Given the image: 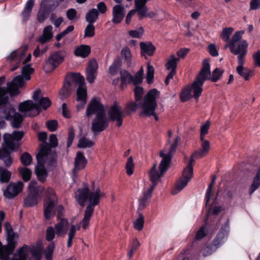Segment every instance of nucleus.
<instances>
[{
    "mask_svg": "<svg viewBox=\"0 0 260 260\" xmlns=\"http://www.w3.org/2000/svg\"><path fill=\"white\" fill-rule=\"evenodd\" d=\"M34 72L30 64L24 65L21 69L22 75L15 77L7 84V87H0V117L11 121L12 125L15 128L20 127L23 117L15 112L13 106L9 102V96L18 95L20 93L19 88L25 86L26 81L30 79V75Z\"/></svg>",
    "mask_w": 260,
    "mask_h": 260,
    "instance_id": "1",
    "label": "nucleus"
},
{
    "mask_svg": "<svg viewBox=\"0 0 260 260\" xmlns=\"http://www.w3.org/2000/svg\"><path fill=\"white\" fill-rule=\"evenodd\" d=\"M32 98L34 102L31 100H27L19 105V111L26 116H36L40 113L41 109L46 110L51 105L50 100L47 97H43L39 89L34 92Z\"/></svg>",
    "mask_w": 260,
    "mask_h": 260,
    "instance_id": "2",
    "label": "nucleus"
},
{
    "mask_svg": "<svg viewBox=\"0 0 260 260\" xmlns=\"http://www.w3.org/2000/svg\"><path fill=\"white\" fill-rule=\"evenodd\" d=\"M55 158L56 154L48 149L46 144H43L41 145V150L37 155L38 165L35 169L36 174L40 181H45L47 176L44 165L54 166L56 164Z\"/></svg>",
    "mask_w": 260,
    "mask_h": 260,
    "instance_id": "3",
    "label": "nucleus"
},
{
    "mask_svg": "<svg viewBox=\"0 0 260 260\" xmlns=\"http://www.w3.org/2000/svg\"><path fill=\"white\" fill-rule=\"evenodd\" d=\"M94 182H92L93 187L90 191L87 185H85L82 188H79L76 193V199L78 203L83 206L87 200L89 204L87 206L93 208L99 204L101 198L105 196V193L101 192L99 187H94Z\"/></svg>",
    "mask_w": 260,
    "mask_h": 260,
    "instance_id": "4",
    "label": "nucleus"
},
{
    "mask_svg": "<svg viewBox=\"0 0 260 260\" xmlns=\"http://www.w3.org/2000/svg\"><path fill=\"white\" fill-rule=\"evenodd\" d=\"M159 93L157 89L154 88L150 90L144 96V101L141 105L142 110L141 115L147 116H153L155 120H158V117L155 114L154 111L157 107L156 99L159 96Z\"/></svg>",
    "mask_w": 260,
    "mask_h": 260,
    "instance_id": "5",
    "label": "nucleus"
},
{
    "mask_svg": "<svg viewBox=\"0 0 260 260\" xmlns=\"http://www.w3.org/2000/svg\"><path fill=\"white\" fill-rule=\"evenodd\" d=\"M75 85H78L76 100L79 104L76 106L77 110L82 109L87 102V91L85 86L84 77L80 74H75Z\"/></svg>",
    "mask_w": 260,
    "mask_h": 260,
    "instance_id": "6",
    "label": "nucleus"
},
{
    "mask_svg": "<svg viewBox=\"0 0 260 260\" xmlns=\"http://www.w3.org/2000/svg\"><path fill=\"white\" fill-rule=\"evenodd\" d=\"M170 157H166L161 159L159 166V171L156 169V164H153L152 167L149 172V176L152 184L150 186H153L154 188L156 185L158 180L164 175L169 166Z\"/></svg>",
    "mask_w": 260,
    "mask_h": 260,
    "instance_id": "7",
    "label": "nucleus"
},
{
    "mask_svg": "<svg viewBox=\"0 0 260 260\" xmlns=\"http://www.w3.org/2000/svg\"><path fill=\"white\" fill-rule=\"evenodd\" d=\"M22 131H14L12 134L6 133L3 135L4 142L2 146L4 149H8L11 151L17 150L20 143L19 141L23 136Z\"/></svg>",
    "mask_w": 260,
    "mask_h": 260,
    "instance_id": "8",
    "label": "nucleus"
},
{
    "mask_svg": "<svg viewBox=\"0 0 260 260\" xmlns=\"http://www.w3.org/2000/svg\"><path fill=\"white\" fill-rule=\"evenodd\" d=\"M109 120L113 122H116L117 127L121 126L124 114L122 107L116 102L111 105L108 111Z\"/></svg>",
    "mask_w": 260,
    "mask_h": 260,
    "instance_id": "9",
    "label": "nucleus"
},
{
    "mask_svg": "<svg viewBox=\"0 0 260 260\" xmlns=\"http://www.w3.org/2000/svg\"><path fill=\"white\" fill-rule=\"evenodd\" d=\"M109 125V119L106 114L96 115L91 122V129L94 135L105 130Z\"/></svg>",
    "mask_w": 260,
    "mask_h": 260,
    "instance_id": "10",
    "label": "nucleus"
},
{
    "mask_svg": "<svg viewBox=\"0 0 260 260\" xmlns=\"http://www.w3.org/2000/svg\"><path fill=\"white\" fill-rule=\"evenodd\" d=\"M105 107L97 98H93L89 102L86 110V116L89 117L93 114L102 115L106 114Z\"/></svg>",
    "mask_w": 260,
    "mask_h": 260,
    "instance_id": "11",
    "label": "nucleus"
},
{
    "mask_svg": "<svg viewBox=\"0 0 260 260\" xmlns=\"http://www.w3.org/2000/svg\"><path fill=\"white\" fill-rule=\"evenodd\" d=\"M64 59V56L59 51H56L52 54L45 62L44 69L46 73L53 71Z\"/></svg>",
    "mask_w": 260,
    "mask_h": 260,
    "instance_id": "12",
    "label": "nucleus"
},
{
    "mask_svg": "<svg viewBox=\"0 0 260 260\" xmlns=\"http://www.w3.org/2000/svg\"><path fill=\"white\" fill-rule=\"evenodd\" d=\"M230 221L228 219L225 224L221 226L216 237L212 242L214 249L220 247L226 240L229 233Z\"/></svg>",
    "mask_w": 260,
    "mask_h": 260,
    "instance_id": "13",
    "label": "nucleus"
},
{
    "mask_svg": "<svg viewBox=\"0 0 260 260\" xmlns=\"http://www.w3.org/2000/svg\"><path fill=\"white\" fill-rule=\"evenodd\" d=\"M27 49L26 46L23 47L18 50H14L7 57V60L12 62L16 61V63L10 67V70L14 71L16 70L19 66L22 57L25 54Z\"/></svg>",
    "mask_w": 260,
    "mask_h": 260,
    "instance_id": "14",
    "label": "nucleus"
},
{
    "mask_svg": "<svg viewBox=\"0 0 260 260\" xmlns=\"http://www.w3.org/2000/svg\"><path fill=\"white\" fill-rule=\"evenodd\" d=\"M59 5L58 0H42L40 5L39 14L40 16H45L52 11H54Z\"/></svg>",
    "mask_w": 260,
    "mask_h": 260,
    "instance_id": "15",
    "label": "nucleus"
},
{
    "mask_svg": "<svg viewBox=\"0 0 260 260\" xmlns=\"http://www.w3.org/2000/svg\"><path fill=\"white\" fill-rule=\"evenodd\" d=\"M23 183L20 181L17 183H10L4 191V196L8 199H12L18 195L23 188Z\"/></svg>",
    "mask_w": 260,
    "mask_h": 260,
    "instance_id": "16",
    "label": "nucleus"
},
{
    "mask_svg": "<svg viewBox=\"0 0 260 260\" xmlns=\"http://www.w3.org/2000/svg\"><path fill=\"white\" fill-rule=\"evenodd\" d=\"M211 79L210 65L208 59H205L202 62V68L196 77V80L204 83Z\"/></svg>",
    "mask_w": 260,
    "mask_h": 260,
    "instance_id": "17",
    "label": "nucleus"
},
{
    "mask_svg": "<svg viewBox=\"0 0 260 260\" xmlns=\"http://www.w3.org/2000/svg\"><path fill=\"white\" fill-rule=\"evenodd\" d=\"M75 74H74L70 80L64 82L62 89L59 91V95L61 99H64L70 95V92L76 88L75 85Z\"/></svg>",
    "mask_w": 260,
    "mask_h": 260,
    "instance_id": "18",
    "label": "nucleus"
},
{
    "mask_svg": "<svg viewBox=\"0 0 260 260\" xmlns=\"http://www.w3.org/2000/svg\"><path fill=\"white\" fill-rule=\"evenodd\" d=\"M69 227V223L68 219L61 218L54 226L56 236L57 237H63L67 233Z\"/></svg>",
    "mask_w": 260,
    "mask_h": 260,
    "instance_id": "19",
    "label": "nucleus"
},
{
    "mask_svg": "<svg viewBox=\"0 0 260 260\" xmlns=\"http://www.w3.org/2000/svg\"><path fill=\"white\" fill-rule=\"evenodd\" d=\"M98 67V63L95 59L89 61L86 68V79L90 83H93L95 79Z\"/></svg>",
    "mask_w": 260,
    "mask_h": 260,
    "instance_id": "20",
    "label": "nucleus"
},
{
    "mask_svg": "<svg viewBox=\"0 0 260 260\" xmlns=\"http://www.w3.org/2000/svg\"><path fill=\"white\" fill-rule=\"evenodd\" d=\"M192 177V176H190L187 173H186V175L184 176L183 172L182 177L177 181L175 187L172 190V194H176L182 190L187 185Z\"/></svg>",
    "mask_w": 260,
    "mask_h": 260,
    "instance_id": "21",
    "label": "nucleus"
},
{
    "mask_svg": "<svg viewBox=\"0 0 260 260\" xmlns=\"http://www.w3.org/2000/svg\"><path fill=\"white\" fill-rule=\"evenodd\" d=\"M87 160L83 153L80 151L77 153L74 160V168L73 171V173H76L77 171L84 168L86 165Z\"/></svg>",
    "mask_w": 260,
    "mask_h": 260,
    "instance_id": "22",
    "label": "nucleus"
},
{
    "mask_svg": "<svg viewBox=\"0 0 260 260\" xmlns=\"http://www.w3.org/2000/svg\"><path fill=\"white\" fill-rule=\"evenodd\" d=\"M153 189L154 185L150 186L148 189L143 191L142 195L139 199V209H144L148 204Z\"/></svg>",
    "mask_w": 260,
    "mask_h": 260,
    "instance_id": "23",
    "label": "nucleus"
},
{
    "mask_svg": "<svg viewBox=\"0 0 260 260\" xmlns=\"http://www.w3.org/2000/svg\"><path fill=\"white\" fill-rule=\"evenodd\" d=\"M247 47V43L246 41H242L239 42L237 51H239V56L238 57V66L237 67H242L244 63V56L246 53V49Z\"/></svg>",
    "mask_w": 260,
    "mask_h": 260,
    "instance_id": "24",
    "label": "nucleus"
},
{
    "mask_svg": "<svg viewBox=\"0 0 260 260\" xmlns=\"http://www.w3.org/2000/svg\"><path fill=\"white\" fill-rule=\"evenodd\" d=\"M140 47L142 56H144L145 54L152 56L155 50L154 46L150 42H141Z\"/></svg>",
    "mask_w": 260,
    "mask_h": 260,
    "instance_id": "25",
    "label": "nucleus"
},
{
    "mask_svg": "<svg viewBox=\"0 0 260 260\" xmlns=\"http://www.w3.org/2000/svg\"><path fill=\"white\" fill-rule=\"evenodd\" d=\"M179 140L180 138L178 136L176 137L174 142L170 146L168 151L166 153H164V150L160 152L159 155L162 158V159L166 157H170L169 164L170 163L172 154L176 151Z\"/></svg>",
    "mask_w": 260,
    "mask_h": 260,
    "instance_id": "26",
    "label": "nucleus"
},
{
    "mask_svg": "<svg viewBox=\"0 0 260 260\" xmlns=\"http://www.w3.org/2000/svg\"><path fill=\"white\" fill-rule=\"evenodd\" d=\"M93 211V208H91L90 206H87L85 210L84 217L80 221V224H81L82 228L85 230L89 226L90 220Z\"/></svg>",
    "mask_w": 260,
    "mask_h": 260,
    "instance_id": "27",
    "label": "nucleus"
},
{
    "mask_svg": "<svg viewBox=\"0 0 260 260\" xmlns=\"http://www.w3.org/2000/svg\"><path fill=\"white\" fill-rule=\"evenodd\" d=\"M55 202L53 200H47L44 205V217L46 219H49L53 215Z\"/></svg>",
    "mask_w": 260,
    "mask_h": 260,
    "instance_id": "28",
    "label": "nucleus"
},
{
    "mask_svg": "<svg viewBox=\"0 0 260 260\" xmlns=\"http://www.w3.org/2000/svg\"><path fill=\"white\" fill-rule=\"evenodd\" d=\"M97 8L92 9L89 11L86 16H98L99 14H104L107 11V7L106 4L104 2H100L97 5Z\"/></svg>",
    "mask_w": 260,
    "mask_h": 260,
    "instance_id": "29",
    "label": "nucleus"
},
{
    "mask_svg": "<svg viewBox=\"0 0 260 260\" xmlns=\"http://www.w3.org/2000/svg\"><path fill=\"white\" fill-rule=\"evenodd\" d=\"M81 226H82L81 224H80V222L77 225L72 224L70 226V228L69 230V232L68 233V240H67V247H70L72 245L73 239L74 238L76 232L80 229Z\"/></svg>",
    "mask_w": 260,
    "mask_h": 260,
    "instance_id": "30",
    "label": "nucleus"
},
{
    "mask_svg": "<svg viewBox=\"0 0 260 260\" xmlns=\"http://www.w3.org/2000/svg\"><path fill=\"white\" fill-rule=\"evenodd\" d=\"M40 197L35 193L29 192L27 196L23 200V206L25 207H31L35 206L38 203V198Z\"/></svg>",
    "mask_w": 260,
    "mask_h": 260,
    "instance_id": "31",
    "label": "nucleus"
},
{
    "mask_svg": "<svg viewBox=\"0 0 260 260\" xmlns=\"http://www.w3.org/2000/svg\"><path fill=\"white\" fill-rule=\"evenodd\" d=\"M52 36V27L51 25H48L44 28L43 34L38 40L41 43L44 44L50 40Z\"/></svg>",
    "mask_w": 260,
    "mask_h": 260,
    "instance_id": "32",
    "label": "nucleus"
},
{
    "mask_svg": "<svg viewBox=\"0 0 260 260\" xmlns=\"http://www.w3.org/2000/svg\"><path fill=\"white\" fill-rule=\"evenodd\" d=\"M90 52V47L88 45H81L74 51V54L77 56L83 58L87 57Z\"/></svg>",
    "mask_w": 260,
    "mask_h": 260,
    "instance_id": "33",
    "label": "nucleus"
},
{
    "mask_svg": "<svg viewBox=\"0 0 260 260\" xmlns=\"http://www.w3.org/2000/svg\"><path fill=\"white\" fill-rule=\"evenodd\" d=\"M0 158L2 159L6 167H9L12 164V158L10 155V153L12 151L4 149L3 146V149L1 151Z\"/></svg>",
    "mask_w": 260,
    "mask_h": 260,
    "instance_id": "34",
    "label": "nucleus"
},
{
    "mask_svg": "<svg viewBox=\"0 0 260 260\" xmlns=\"http://www.w3.org/2000/svg\"><path fill=\"white\" fill-rule=\"evenodd\" d=\"M203 84L204 83L196 79L192 83L191 89L193 91V96L195 99H198L201 95Z\"/></svg>",
    "mask_w": 260,
    "mask_h": 260,
    "instance_id": "35",
    "label": "nucleus"
},
{
    "mask_svg": "<svg viewBox=\"0 0 260 260\" xmlns=\"http://www.w3.org/2000/svg\"><path fill=\"white\" fill-rule=\"evenodd\" d=\"M121 56L124 59V62L127 67L132 64V55L130 49L126 46L123 47L121 51Z\"/></svg>",
    "mask_w": 260,
    "mask_h": 260,
    "instance_id": "36",
    "label": "nucleus"
},
{
    "mask_svg": "<svg viewBox=\"0 0 260 260\" xmlns=\"http://www.w3.org/2000/svg\"><path fill=\"white\" fill-rule=\"evenodd\" d=\"M179 60V58L171 55L167 59V62L165 65L166 69L168 70L176 71L177 62Z\"/></svg>",
    "mask_w": 260,
    "mask_h": 260,
    "instance_id": "37",
    "label": "nucleus"
},
{
    "mask_svg": "<svg viewBox=\"0 0 260 260\" xmlns=\"http://www.w3.org/2000/svg\"><path fill=\"white\" fill-rule=\"evenodd\" d=\"M29 192L35 193L38 196H41L44 191L42 186H37V182L35 181H31L28 185Z\"/></svg>",
    "mask_w": 260,
    "mask_h": 260,
    "instance_id": "38",
    "label": "nucleus"
},
{
    "mask_svg": "<svg viewBox=\"0 0 260 260\" xmlns=\"http://www.w3.org/2000/svg\"><path fill=\"white\" fill-rule=\"evenodd\" d=\"M236 71L245 80H248L251 76V71L247 68H244L243 66L237 67Z\"/></svg>",
    "mask_w": 260,
    "mask_h": 260,
    "instance_id": "39",
    "label": "nucleus"
},
{
    "mask_svg": "<svg viewBox=\"0 0 260 260\" xmlns=\"http://www.w3.org/2000/svg\"><path fill=\"white\" fill-rule=\"evenodd\" d=\"M11 173L3 167H0V181L2 183L8 182L11 178Z\"/></svg>",
    "mask_w": 260,
    "mask_h": 260,
    "instance_id": "40",
    "label": "nucleus"
},
{
    "mask_svg": "<svg viewBox=\"0 0 260 260\" xmlns=\"http://www.w3.org/2000/svg\"><path fill=\"white\" fill-rule=\"evenodd\" d=\"M125 13L124 7L122 5H116L113 7V16H124Z\"/></svg>",
    "mask_w": 260,
    "mask_h": 260,
    "instance_id": "41",
    "label": "nucleus"
},
{
    "mask_svg": "<svg viewBox=\"0 0 260 260\" xmlns=\"http://www.w3.org/2000/svg\"><path fill=\"white\" fill-rule=\"evenodd\" d=\"M34 4L35 0H28L22 12L23 16H29L31 15V12Z\"/></svg>",
    "mask_w": 260,
    "mask_h": 260,
    "instance_id": "42",
    "label": "nucleus"
},
{
    "mask_svg": "<svg viewBox=\"0 0 260 260\" xmlns=\"http://www.w3.org/2000/svg\"><path fill=\"white\" fill-rule=\"evenodd\" d=\"M260 185V169L254 178L253 183L249 188V194H252Z\"/></svg>",
    "mask_w": 260,
    "mask_h": 260,
    "instance_id": "43",
    "label": "nucleus"
},
{
    "mask_svg": "<svg viewBox=\"0 0 260 260\" xmlns=\"http://www.w3.org/2000/svg\"><path fill=\"white\" fill-rule=\"evenodd\" d=\"M19 173L23 180L25 182L28 181L31 176V171L27 168L23 167L19 169Z\"/></svg>",
    "mask_w": 260,
    "mask_h": 260,
    "instance_id": "44",
    "label": "nucleus"
},
{
    "mask_svg": "<svg viewBox=\"0 0 260 260\" xmlns=\"http://www.w3.org/2000/svg\"><path fill=\"white\" fill-rule=\"evenodd\" d=\"M94 145V143L88 139L82 137L79 140L77 145L78 148H85L91 147Z\"/></svg>",
    "mask_w": 260,
    "mask_h": 260,
    "instance_id": "45",
    "label": "nucleus"
},
{
    "mask_svg": "<svg viewBox=\"0 0 260 260\" xmlns=\"http://www.w3.org/2000/svg\"><path fill=\"white\" fill-rule=\"evenodd\" d=\"M154 69L149 62L147 64V76L146 81L148 84L152 83L154 78Z\"/></svg>",
    "mask_w": 260,
    "mask_h": 260,
    "instance_id": "46",
    "label": "nucleus"
},
{
    "mask_svg": "<svg viewBox=\"0 0 260 260\" xmlns=\"http://www.w3.org/2000/svg\"><path fill=\"white\" fill-rule=\"evenodd\" d=\"M194 158H196L195 156H193L192 154L189 163L183 171L184 176L186 175V173L188 174L190 176H193L192 164L194 162Z\"/></svg>",
    "mask_w": 260,
    "mask_h": 260,
    "instance_id": "47",
    "label": "nucleus"
},
{
    "mask_svg": "<svg viewBox=\"0 0 260 260\" xmlns=\"http://www.w3.org/2000/svg\"><path fill=\"white\" fill-rule=\"evenodd\" d=\"M233 30V28L231 27L223 28L220 35L221 39L225 42H229L230 37Z\"/></svg>",
    "mask_w": 260,
    "mask_h": 260,
    "instance_id": "48",
    "label": "nucleus"
},
{
    "mask_svg": "<svg viewBox=\"0 0 260 260\" xmlns=\"http://www.w3.org/2000/svg\"><path fill=\"white\" fill-rule=\"evenodd\" d=\"M121 66V61L119 59L114 60L109 69V73L112 75H115Z\"/></svg>",
    "mask_w": 260,
    "mask_h": 260,
    "instance_id": "49",
    "label": "nucleus"
},
{
    "mask_svg": "<svg viewBox=\"0 0 260 260\" xmlns=\"http://www.w3.org/2000/svg\"><path fill=\"white\" fill-rule=\"evenodd\" d=\"M144 222V216L140 213L139 217L134 222V228L137 231H141L143 228Z\"/></svg>",
    "mask_w": 260,
    "mask_h": 260,
    "instance_id": "50",
    "label": "nucleus"
},
{
    "mask_svg": "<svg viewBox=\"0 0 260 260\" xmlns=\"http://www.w3.org/2000/svg\"><path fill=\"white\" fill-rule=\"evenodd\" d=\"M191 97V89L189 87L183 89L180 93V99L182 102H185Z\"/></svg>",
    "mask_w": 260,
    "mask_h": 260,
    "instance_id": "51",
    "label": "nucleus"
},
{
    "mask_svg": "<svg viewBox=\"0 0 260 260\" xmlns=\"http://www.w3.org/2000/svg\"><path fill=\"white\" fill-rule=\"evenodd\" d=\"M56 231L52 226L47 227L46 231V239L48 241H52L55 236Z\"/></svg>",
    "mask_w": 260,
    "mask_h": 260,
    "instance_id": "52",
    "label": "nucleus"
},
{
    "mask_svg": "<svg viewBox=\"0 0 260 260\" xmlns=\"http://www.w3.org/2000/svg\"><path fill=\"white\" fill-rule=\"evenodd\" d=\"M144 33V29L142 27H140L135 30H131L128 32L129 35L134 38H140Z\"/></svg>",
    "mask_w": 260,
    "mask_h": 260,
    "instance_id": "53",
    "label": "nucleus"
},
{
    "mask_svg": "<svg viewBox=\"0 0 260 260\" xmlns=\"http://www.w3.org/2000/svg\"><path fill=\"white\" fill-rule=\"evenodd\" d=\"M134 168V164L132 156H130L127 159L125 168L126 170V173L128 175L131 176L133 173V169Z\"/></svg>",
    "mask_w": 260,
    "mask_h": 260,
    "instance_id": "54",
    "label": "nucleus"
},
{
    "mask_svg": "<svg viewBox=\"0 0 260 260\" xmlns=\"http://www.w3.org/2000/svg\"><path fill=\"white\" fill-rule=\"evenodd\" d=\"M20 160L24 166H28L31 163L32 157L29 153L25 152L21 155Z\"/></svg>",
    "mask_w": 260,
    "mask_h": 260,
    "instance_id": "55",
    "label": "nucleus"
},
{
    "mask_svg": "<svg viewBox=\"0 0 260 260\" xmlns=\"http://www.w3.org/2000/svg\"><path fill=\"white\" fill-rule=\"evenodd\" d=\"M120 79L122 83H129L132 75L127 71L123 70L120 72Z\"/></svg>",
    "mask_w": 260,
    "mask_h": 260,
    "instance_id": "56",
    "label": "nucleus"
},
{
    "mask_svg": "<svg viewBox=\"0 0 260 260\" xmlns=\"http://www.w3.org/2000/svg\"><path fill=\"white\" fill-rule=\"evenodd\" d=\"M223 73V71L221 69L217 68L214 69L212 72V76L211 77V81L214 82H216L219 79Z\"/></svg>",
    "mask_w": 260,
    "mask_h": 260,
    "instance_id": "57",
    "label": "nucleus"
},
{
    "mask_svg": "<svg viewBox=\"0 0 260 260\" xmlns=\"http://www.w3.org/2000/svg\"><path fill=\"white\" fill-rule=\"evenodd\" d=\"M136 13H137V14L140 16H145L147 12L144 9H142L141 11H139L136 3H135V9L130 11L126 16H132L135 15Z\"/></svg>",
    "mask_w": 260,
    "mask_h": 260,
    "instance_id": "58",
    "label": "nucleus"
},
{
    "mask_svg": "<svg viewBox=\"0 0 260 260\" xmlns=\"http://www.w3.org/2000/svg\"><path fill=\"white\" fill-rule=\"evenodd\" d=\"M94 35V27L93 25L88 24L84 30V38L92 37Z\"/></svg>",
    "mask_w": 260,
    "mask_h": 260,
    "instance_id": "59",
    "label": "nucleus"
},
{
    "mask_svg": "<svg viewBox=\"0 0 260 260\" xmlns=\"http://www.w3.org/2000/svg\"><path fill=\"white\" fill-rule=\"evenodd\" d=\"M244 32V31L243 30L238 31L235 32L232 36L231 41L236 46H238L239 43L238 44L237 43L241 39Z\"/></svg>",
    "mask_w": 260,
    "mask_h": 260,
    "instance_id": "60",
    "label": "nucleus"
},
{
    "mask_svg": "<svg viewBox=\"0 0 260 260\" xmlns=\"http://www.w3.org/2000/svg\"><path fill=\"white\" fill-rule=\"evenodd\" d=\"M74 28V27L73 25H72L69 26L65 30H64L62 32L58 34L56 36V40L57 41H59L62 39V37H63L64 36H65L67 34H68L69 33L73 31Z\"/></svg>",
    "mask_w": 260,
    "mask_h": 260,
    "instance_id": "61",
    "label": "nucleus"
},
{
    "mask_svg": "<svg viewBox=\"0 0 260 260\" xmlns=\"http://www.w3.org/2000/svg\"><path fill=\"white\" fill-rule=\"evenodd\" d=\"M216 249H214L212 244L211 243L208 246L204 248L201 251V253L204 256H206L210 255Z\"/></svg>",
    "mask_w": 260,
    "mask_h": 260,
    "instance_id": "62",
    "label": "nucleus"
},
{
    "mask_svg": "<svg viewBox=\"0 0 260 260\" xmlns=\"http://www.w3.org/2000/svg\"><path fill=\"white\" fill-rule=\"evenodd\" d=\"M46 126L50 132H54L57 129L58 122L56 120H52L46 122Z\"/></svg>",
    "mask_w": 260,
    "mask_h": 260,
    "instance_id": "63",
    "label": "nucleus"
},
{
    "mask_svg": "<svg viewBox=\"0 0 260 260\" xmlns=\"http://www.w3.org/2000/svg\"><path fill=\"white\" fill-rule=\"evenodd\" d=\"M135 99L136 101H139L141 99L143 94V88L139 86H136L134 89Z\"/></svg>",
    "mask_w": 260,
    "mask_h": 260,
    "instance_id": "64",
    "label": "nucleus"
}]
</instances>
